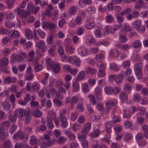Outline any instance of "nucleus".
<instances>
[{
	"label": "nucleus",
	"mask_w": 148,
	"mask_h": 148,
	"mask_svg": "<svg viewBox=\"0 0 148 148\" xmlns=\"http://www.w3.org/2000/svg\"><path fill=\"white\" fill-rule=\"evenodd\" d=\"M143 64L142 62H140L136 63L134 65V71L138 79H140L143 78L142 68Z\"/></svg>",
	"instance_id": "nucleus-1"
},
{
	"label": "nucleus",
	"mask_w": 148,
	"mask_h": 148,
	"mask_svg": "<svg viewBox=\"0 0 148 148\" xmlns=\"http://www.w3.org/2000/svg\"><path fill=\"white\" fill-rule=\"evenodd\" d=\"M49 66L50 68L52 69V71L56 73H58L60 71V66L59 63L51 62L49 64Z\"/></svg>",
	"instance_id": "nucleus-2"
},
{
	"label": "nucleus",
	"mask_w": 148,
	"mask_h": 148,
	"mask_svg": "<svg viewBox=\"0 0 148 148\" xmlns=\"http://www.w3.org/2000/svg\"><path fill=\"white\" fill-rule=\"evenodd\" d=\"M68 61L71 64H75L76 66L77 67H79L80 66V60L76 56H71L69 57Z\"/></svg>",
	"instance_id": "nucleus-3"
},
{
	"label": "nucleus",
	"mask_w": 148,
	"mask_h": 148,
	"mask_svg": "<svg viewBox=\"0 0 148 148\" xmlns=\"http://www.w3.org/2000/svg\"><path fill=\"white\" fill-rule=\"evenodd\" d=\"M16 11L17 14L20 16L21 18H26L29 15L28 13L25 11L24 10L19 8H17L15 10Z\"/></svg>",
	"instance_id": "nucleus-4"
},
{
	"label": "nucleus",
	"mask_w": 148,
	"mask_h": 148,
	"mask_svg": "<svg viewBox=\"0 0 148 148\" xmlns=\"http://www.w3.org/2000/svg\"><path fill=\"white\" fill-rule=\"evenodd\" d=\"M27 54L25 53L20 52L19 54H17L15 57V60L20 62L22 61L24 58H26Z\"/></svg>",
	"instance_id": "nucleus-5"
},
{
	"label": "nucleus",
	"mask_w": 148,
	"mask_h": 148,
	"mask_svg": "<svg viewBox=\"0 0 148 148\" xmlns=\"http://www.w3.org/2000/svg\"><path fill=\"white\" fill-rule=\"evenodd\" d=\"M128 94L124 91H122L120 93L119 97L121 101L124 103L126 102L128 99Z\"/></svg>",
	"instance_id": "nucleus-6"
},
{
	"label": "nucleus",
	"mask_w": 148,
	"mask_h": 148,
	"mask_svg": "<svg viewBox=\"0 0 148 148\" xmlns=\"http://www.w3.org/2000/svg\"><path fill=\"white\" fill-rule=\"evenodd\" d=\"M24 136V133L21 131L19 130L14 134L13 138L16 139H19L22 140L23 139Z\"/></svg>",
	"instance_id": "nucleus-7"
},
{
	"label": "nucleus",
	"mask_w": 148,
	"mask_h": 148,
	"mask_svg": "<svg viewBox=\"0 0 148 148\" xmlns=\"http://www.w3.org/2000/svg\"><path fill=\"white\" fill-rule=\"evenodd\" d=\"M116 103H114L113 101L111 100L107 101L106 103V112H108L112 106H114L115 105Z\"/></svg>",
	"instance_id": "nucleus-8"
},
{
	"label": "nucleus",
	"mask_w": 148,
	"mask_h": 148,
	"mask_svg": "<svg viewBox=\"0 0 148 148\" xmlns=\"http://www.w3.org/2000/svg\"><path fill=\"white\" fill-rule=\"evenodd\" d=\"M77 51L82 56H84L86 55L88 53V51L84 47H81L77 49Z\"/></svg>",
	"instance_id": "nucleus-9"
},
{
	"label": "nucleus",
	"mask_w": 148,
	"mask_h": 148,
	"mask_svg": "<svg viewBox=\"0 0 148 148\" xmlns=\"http://www.w3.org/2000/svg\"><path fill=\"white\" fill-rule=\"evenodd\" d=\"M32 114L36 117L39 118L41 117L42 115V113L38 108H37L33 111Z\"/></svg>",
	"instance_id": "nucleus-10"
},
{
	"label": "nucleus",
	"mask_w": 148,
	"mask_h": 148,
	"mask_svg": "<svg viewBox=\"0 0 148 148\" xmlns=\"http://www.w3.org/2000/svg\"><path fill=\"white\" fill-rule=\"evenodd\" d=\"M104 90L107 94L110 95L114 92V89L111 87L106 86L104 88Z\"/></svg>",
	"instance_id": "nucleus-11"
},
{
	"label": "nucleus",
	"mask_w": 148,
	"mask_h": 148,
	"mask_svg": "<svg viewBox=\"0 0 148 148\" xmlns=\"http://www.w3.org/2000/svg\"><path fill=\"white\" fill-rule=\"evenodd\" d=\"M106 132L108 134H110L111 132V127L112 124L111 121L108 122L106 124Z\"/></svg>",
	"instance_id": "nucleus-12"
},
{
	"label": "nucleus",
	"mask_w": 148,
	"mask_h": 148,
	"mask_svg": "<svg viewBox=\"0 0 148 148\" xmlns=\"http://www.w3.org/2000/svg\"><path fill=\"white\" fill-rule=\"evenodd\" d=\"M142 129L145 137L148 138V127L147 125H143L142 127Z\"/></svg>",
	"instance_id": "nucleus-13"
},
{
	"label": "nucleus",
	"mask_w": 148,
	"mask_h": 148,
	"mask_svg": "<svg viewBox=\"0 0 148 148\" xmlns=\"http://www.w3.org/2000/svg\"><path fill=\"white\" fill-rule=\"evenodd\" d=\"M91 128V125L90 123H85L84 125V128L82 132L84 133H86L87 131L89 130Z\"/></svg>",
	"instance_id": "nucleus-14"
},
{
	"label": "nucleus",
	"mask_w": 148,
	"mask_h": 148,
	"mask_svg": "<svg viewBox=\"0 0 148 148\" xmlns=\"http://www.w3.org/2000/svg\"><path fill=\"white\" fill-rule=\"evenodd\" d=\"M124 76L123 74L120 73L117 76H116L115 82L117 84L121 83L122 82Z\"/></svg>",
	"instance_id": "nucleus-15"
},
{
	"label": "nucleus",
	"mask_w": 148,
	"mask_h": 148,
	"mask_svg": "<svg viewBox=\"0 0 148 148\" xmlns=\"http://www.w3.org/2000/svg\"><path fill=\"white\" fill-rule=\"evenodd\" d=\"M53 119L51 117H48L47 118V126L50 129H53L54 127V126L52 123Z\"/></svg>",
	"instance_id": "nucleus-16"
},
{
	"label": "nucleus",
	"mask_w": 148,
	"mask_h": 148,
	"mask_svg": "<svg viewBox=\"0 0 148 148\" xmlns=\"http://www.w3.org/2000/svg\"><path fill=\"white\" fill-rule=\"evenodd\" d=\"M2 106L4 109L8 110L11 107V104L7 101H4L2 103Z\"/></svg>",
	"instance_id": "nucleus-17"
},
{
	"label": "nucleus",
	"mask_w": 148,
	"mask_h": 148,
	"mask_svg": "<svg viewBox=\"0 0 148 148\" xmlns=\"http://www.w3.org/2000/svg\"><path fill=\"white\" fill-rule=\"evenodd\" d=\"M110 68L111 70H113L116 71H118L120 69L119 66L114 63H112L110 64Z\"/></svg>",
	"instance_id": "nucleus-18"
},
{
	"label": "nucleus",
	"mask_w": 148,
	"mask_h": 148,
	"mask_svg": "<svg viewBox=\"0 0 148 148\" xmlns=\"http://www.w3.org/2000/svg\"><path fill=\"white\" fill-rule=\"evenodd\" d=\"M88 97L90 99V102L92 103L93 105H95L96 103V100L93 95L89 94L88 95Z\"/></svg>",
	"instance_id": "nucleus-19"
},
{
	"label": "nucleus",
	"mask_w": 148,
	"mask_h": 148,
	"mask_svg": "<svg viewBox=\"0 0 148 148\" xmlns=\"http://www.w3.org/2000/svg\"><path fill=\"white\" fill-rule=\"evenodd\" d=\"M132 44H133V47L134 48H138L142 45L141 41L139 40H136L134 41Z\"/></svg>",
	"instance_id": "nucleus-20"
},
{
	"label": "nucleus",
	"mask_w": 148,
	"mask_h": 148,
	"mask_svg": "<svg viewBox=\"0 0 148 148\" xmlns=\"http://www.w3.org/2000/svg\"><path fill=\"white\" fill-rule=\"evenodd\" d=\"M85 72L84 71H82L79 72L78 75V77L76 78V80L80 81L81 79H83L84 77Z\"/></svg>",
	"instance_id": "nucleus-21"
},
{
	"label": "nucleus",
	"mask_w": 148,
	"mask_h": 148,
	"mask_svg": "<svg viewBox=\"0 0 148 148\" xmlns=\"http://www.w3.org/2000/svg\"><path fill=\"white\" fill-rule=\"evenodd\" d=\"M25 124H27L29 123L31 119V116L29 112H27V113L25 115Z\"/></svg>",
	"instance_id": "nucleus-22"
},
{
	"label": "nucleus",
	"mask_w": 148,
	"mask_h": 148,
	"mask_svg": "<svg viewBox=\"0 0 148 148\" xmlns=\"http://www.w3.org/2000/svg\"><path fill=\"white\" fill-rule=\"evenodd\" d=\"M25 35L28 39H30L32 38V32L30 29H26Z\"/></svg>",
	"instance_id": "nucleus-23"
},
{
	"label": "nucleus",
	"mask_w": 148,
	"mask_h": 148,
	"mask_svg": "<svg viewBox=\"0 0 148 148\" xmlns=\"http://www.w3.org/2000/svg\"><path fill=\"white\" fill-rule=\"evenodd\" d=\"M55 46H52V47L49 48L47 51L48 53L52 56H53L55 55L54 51L56 50Z\"/></svg>",
	"instance_id": "nucleus-24"
},
{
	"label": "nucleus",
	"mask_w": 148,
	"mask_h": 148,
	"mask_svg": "<svg viewBox=\"0 0 148 148\" xmlns=\"http://www.w3.org/2000/svg\"><path fill=\"white\" fill-rule=\"evenodd\" d=\"M73 91V92H77L79 90V84L78 83L75 82L72 84Z\"/></svg>",
	"instance_id": "nucleus-25"
},
{
	"label": "nucleus",
	"mask_w": 148,
	"mask_h": 148,
	"mask_svg": "<svg viewBox=\"0 0 148 148\" xmlns=\"http://www.w3.org/2000/svg\"><path fill=\"white\" fill-rule=\"evenodd\" d=\"M34 8V4L33 3H29L27 5V8L28 10V14H29L30 12H33Z\"/></svg>",
	"instance_id": "nucleus-26"
},
{
	"label": "nucleus",
	"mask_w": 148,
	"mask_h": 148,
	"mask_svg": "<svg viewBox=\"0 0 148 148\" xmlns=\"http://www.w3.org/2000/svg\"><path fill=\"white\" fill-rule=\"evenodd\" d=\"M106 22L108 23H111L114 21L113 16L110 14L107 15L105 18Z\"/></svg>",
	"instance_id": "nucleus-27"
},
{
	"label": "nucleus",
	"mask_w": 148,
	"mask_h": 148,
	"mask_svg": "<svg viewBox=\"0 0 148 148\" xmlns=\"http://www.w3.org/2000/svg\"><path fill=\"white\" fill-rule=\"evenodd\" d=\"M38 140L34 136H31L29 143L30 144L33 145L37 144Z\"/></svg>",
	"instance_id": "nucleus-28"
},
{
	"label": "nucleus",
	"mask_w": 148,
	"mask_h": 148,
	"mask_svg": "<svg viewBox=\"0 0 148 148\" xmlns=\"http://www.w3.org/2000/svg\"><path fill=\"white\" fill-rule=\"evenodd\" d=\"M141 21L139 20H137L133 24L132 27L137 29L141 25Z\"/></svg>",
	"instance_id": "nucleus-29"
},
{
	"label": "nucleus",
	"mask_w": 148,
	"mask_h": 148,
	"mask_svg": "<svg viewBox=\"0 0 148 148\" xmlns=\"http://www.w3.org/2000/svg\"><path fill=\"white\" fill-rule=\"evenodd\" d=\"M17 128V126L15 123L12 124L10 127L9 130L10 133L12 134L15 132Z\"/></svg>",
	"instance_id": "nucleus-30"
},
{
	"label": "nucleus",
	"mask_w": 148,
	"mask_h": 148,
	"mask_svg": "<svg viewBox=\"0 0 148 148\" xmlns=\"http://www.w3.org/2000/svg\"><path fill=\"white\" fill-rule=\"evenodd\" d=\"M91 3V0H80L79 1V4L82 5L84 4L90 5Z\"/></svg>",
	"instance_id": "nucleus-31"
},
{
	"label": "nucleus",
	"mask_w": 148,
	"mask_h": 148,
	"mask_svg": "<svg viewBox=\"0 0 148 148\" xmlns=\"http://www.w3.org/2000/svg\"><path fill=\"white\" fill-rule=\"evenodd\" d=\"M95 23L94 22H92L90 23H88L86 24V27L87 29H90L95 27Z\"/></svg>",
	"instance_id": "nucleus-32"
},
{
	"label": "nucleus",
	"mask_w": 148,
	"mask_h": 148,
	"mask_svg": "<svg viewBox=\"0 0 148 148\" xmlns=\"http://www.w3.org/2000/svg\"><path fill=\"white\" fill-rule=\"evenodd\" d=\"M123 89L125 92H128L132 90V87L129 84H125Z\"/></svg>",
	"instance_id": "nucleus-33"
},
{
	"label": "nucleus",
	"mask_w": 148,
	"mask_h": 148,
	"mask_svg": "<svg viewBox=\"0 0 148 148\" xmlns=\"http://www.w3.org/2000/svg\"><path fill=\"white\" fill-rule=\"evenodd\" d=\"M8 136V134L4 132L0 134V140H3L7 139Z\"/></svg>",
	"instance_id": "nucleus-34"
},
{
	"label": "nucleus",
	"mask_w": 148,
	"mask_h": 148,
	"mask_svg": "<svg viewBox=\"0 0 148 148\" xmlns=\"http://www.w3.org/2000/svg\"><path fill=\"white\" fill-rule=\"evenodd\" d=\"M2 65L4 66H7L8 64L9 61L7 58H3L1 60Z\"/></svg>",
	"instance_id": "nucleus-35"
},
{
	"label": "nucleus",
	"mask_w": 148,
	"mask_h": 148,
	"mask_svg": "<svg viewBox=\"0 0 148 148\" xmlns=\"http://www.w3.org/2000/svg\"><path fill=\"white\" fill-rule=\"evenodd\" d=\"M15 1V0H11V2H10L8 0L6 1V2L7 4L6 8L8 9H10L13 6Z\"/></svg>",
	"instance_id": "nucleus-36"
},
{
	"label": "nucleus",
	"mask_w": 148,
	"mask_h": 148,
	"mask_svg": "<svg viewBox=\"0 0 148 148\" xmlns=\"http://www.w3.org/2000/svg\"><path fill=\"white\" fill-rule=\"evenodd\" d=\"M132 11V9L131 8H128L125 9L124 11L120 12V14L122 16L129 14Z\"/></svg>",
	"instance_id": "nucleus-37"
},
{
	"label": "nucleus",
	"mask_w": 148,
	"mask_h": 148,
	"mask_svg": "<svg viewBox=\"0 0 148 148\" xmlns=\"http://www.w3.org/2000/svg\"><path fill=\"white\" fill-rule=\"evenodd\" d=\"M78 100V98L77 96H75L73 97L70 100V102L71 104H75L77 102Z\"/></svg>",
	"instance_id": "nucleus-38"
},
{
	"label": "nucleus",
	"mask_w": 148,
	"mask_h": 148,
	"mask_svg": "<svg viewBox=\"0 0 148 148\" xmlns=\"http://www.w3.org/2000/svg\"><path fill=\"white\" fill-rule=\"evenodd\" d=\"M45 43L42 40H40L37 41L36 44L37 47L39 49H41L45 46Z\"/></svg>",
	"instance_id": "nucleus-39"
},
{
	"label": "nucleus",
	"mask_w": 148,
	"mask_h": 148,
	"mask_svg": "<svg viewBox=\"0 0 148 148\" xmlns=\"http://www.w3.org/2000/svg\"><path fill=\"white\" fill-rule=\"evenodd\" d=\"M11 145V142L9 140L4 141L3 145V147L5 148H10Z\"/></svg>",
	"instance_id": "nucleus-40"
},
{
	"label": "nucleus",
	"mask_w": 148,
	"mask_h": 148,
	"mask_svg": "<svg viewBox=\"0 0 148 148\" xmlns=\"http://www.w3.org/2000/svg\"><path fill=\"white\" fill-rule=\"evenodd\" d=\"M141 99V97L140 95L138 93L135 94L133 96V100L134 101H139Z\"/></svg>",
	"instance_id": "nucleus-41"
},
{
	"label": "nucleus",
	"mask_w": 148,
	"mask_h": 148,
	"mask_svg": "<svg viewBox=\"0 0 148 148\" xmlns=\"http://www.w3.org/2000/svg\"><path fill=\"white\" fill-rule=\"evenodd\" d=\"M37 32L40 37L42 38H44L46 36V34L45 32L41 29H39Z\"/></svg>",
	"instance_id": "nucleus-42"
},
{
	"label": "nucleus",
	"mask_w": 148,
	"mask_h": 148,
	"mask_svg": "<svg viewBox=\"0 0 148 148\" xmlns=\"http://www.w3.org/2000/svg\"><path fill=\"white\" fill-rule=\"evenodd\" d=\"M47 43L48 44L52 45L53 43V36L51 35L47 38L46 40Z\"/></svg>",
	"instance_id": "nucleus-43"
},
{
	"label": "nucleus",
	"mask_w": 148,
	"mask_h": 148,
	"mask_svg": "<svg viewBox=\"0 0 148 148\" xmlns=\"http://www.w3.org/2000/svg\"><path fill=\"white\" fill-rule=\"evenodd\" d=\"M27 112L26 110L23 109L19 108V112L20 113V118H21L24 116H25V115L27 113Z\"/></svg>",
	"instance_id": "nucleus-44"
},
{
	"label": "nucleus",
	"mask_w": 148,
	"mask_h": 148,
	"mask_svg": "<svg viewBox=\"0 0 148 148\" xmlns=\"http://www.w3.org/2000/svg\"><path fill=\"white\" fill-rule=\"evenodd\" d=\"M66 140V139L64 137H60L57 138L56 140V142L58 144H62L64 143Z\"/></svg>",
	"instance_id": "nucleus-45"
},
{
	"label": "nucleus",
	"mask_w": 148,
	"mask_h": 148,
	"mask_svg": "<svg viewBox=\"0 0 148 148\" xmlns=\"http://www.w3.org/2000/svg\"><path fill=\"white\" fill-rule=\"evenodd\" d=\"M66 134L68 136L69 138V139L72 141L75 139V136L72 133L69 132H66Z\"/></svg>",
	"instance_id": "nucleus-46"
},
{
	"label": "nucleus",
	"mask_w": 148,
	"mask_h": 148,
	"mask_svg": "<svg viewBox=\"0 0 148 148\" xmlns=\"http://www.w3.org/2000/svg\"><path fill=\"white\" fill-rule=\"evenodd\" d=\"M86 71L88 73L94 74L96 73L97 70L95 69H92L90 67H88Z\"/></svg>",
	"instance_id": "nucleus-47"
},
{
	"label": "nucleus",
	"mask_w": 148,
	"mask_h": 148,
	"mask_svg": "<svg viewBox=\"0 0 148 148\" xmlns=\"http://www.w3.org/2000/svg\"><path fill=\"white\" fill-rule=\"evenodd\" d=\"M11 40V39L10 37L5 36L3 38L2 42L3 44L5 45Z\"/></svg>",
	"instance_id": "nucleus-48"
},
{
	"label": "nucleus",
	"mask_w": 148,
	"mask_h": 148,
	"mask_svg": "<svg viewBox=\"0 0 148 148\" xmlns=\"http://www.w3.org/2000/svg\"><path fill=\"white\" fill-rule=\"evenodd\" d=\"M28 55L29 57V61L30 62H32L33 60V58L34 56V51H32L29 52L28 54Z\"/></svg>",
	"instance_id": "nucleus-49"
},
{
	"label": "nucleus",
	"mask_w": 148,
	"mask_h": 148,
	"mask_svg": "<svg viewBox=\"0 0 148 148\" xmlns=\"http://www.w3.org/2000/svg\"><path fill=\"white\" fill-rule=\"evenodd\" d=\"M97 75L99 77L101 78L103 77L105 75V70H99Z\"/></svg>",
	"instance_id": "nucleus-50"
},
{
	"label": "nucleus",
	"mask_w": 148,
	"mask_h": 148,
	"mask_svg": "<svg viewBox=\"0 0 148 148\" xmlns=\"http://www.w3.org/2000/svg\"><path fill=\"white\" fill-rule=\"evenodd\" d=\"M124 125L126 128H131L132 126V123L128 121H125Z\"/></svg>",
	"instance_id": "nucleus-51"
},
{
	"label": "nucleus",
	"mask_w": 148,
	"mask_h": 148,
	"mask_svg": "<svg viewBox=\"0 0 148 148\" xmlns=\"http://www.w3.org/2000/svg\"><path fill=\"white\" fill-rule=\"evenodd\" d=\"M145 119L144 118L140 117H138L137 119V122L140 125H142L144 123Z\"/></svg>",
	"instance_id": "nucleus-52"
},
{
	"label": "nucleus",
	"mask_w": 148,
	"mask_h": 148,
	"mask_svg": "<svg viewBox=\"0 0 148 148\" xmlns=\"http://www.w3.org/2000/svg\"><path fill=\"white\" fill-rule=\"evenodd\" d=\"M19 35L20 34L18 32L17 30H14L12 34H11L10 36L14 38H16L19 37Z\"/></svg>",
	"instance_id": "nucleus-53"
},
{
	"label": "nucleus",
	"mask_w": 148,
	"mask_h": 148,
	"mask_svg": "<svg viewBox=\"0 0 148 148\" xmlns=\"http://www.w3.org/2000/svg\"><path fill=\"white\" fill-rule=\"evenodd\" d=\"M97 65L98 67L99 68V70H105L106 69L105 67L103 64L101 63V61H99L98 62Z\"/></svg>",
	"instance_id": "nucleus-54"
},
{
	"label": "nucleus",
	"mask_w": 148,
	"mask_h": 148,
	"mask_svg": "<svg viewBox=\"0 0 148 148\" xmlns=\"http://www.w3.org/2000/svg\"><path fill=\"white\" fill-rule=\"evenodd\" d=\"M25 76V80H31L34 78V75L32 73L27 74Z\"/></svg>",
	"instance_id": "nucleus-55"
},
{
	"label": "nucleus",
	"mask_w": 148,
	"mask_h": 148,
	"mask_svg": "<svg viewBox=\"0 0 148 148\" xmlns=\"http://www.w3.org/2000/svg\"><path fill=\"white\" fill-rule=\"evenodd\" d=\"M78 116V113L75 112L72 113L71 116V118L73 121H74L76 119Z\"/></svg>",
	"instance_id": "nucleus-56"
},
{
	"label": "nucleus",
	"mask_w": 148,
	"mask_h": 148,
	"mask_svg": "<svg viewBox=\"0 0 148 148\" xmlns=\"http://www.w3.org/2000/svg\"><path fill=\"white\" fill-rule=\"evenodd\" d=\"M143 87V85L140 84H136L135 85V89L138 92L141 90Z\"/></svg>",
	"instance_id": "nucleus-57"
},
{
	"label": "nucleus",
	"mask_w": 148,
	"mask_h": 148,
	"mask_svg": "<svg viewBox=\"0 0 148 148\" xmlns=\"http://www.w3.org/2000/svg\"><path fill=\"white\" fill-rule=\"evenodd\" d=\"M76 23L78 25H80L82 23V20L81 16H78L76 17L75 19Z\"/></svg>",
	"instance_id": "nucleus-58"
},
{
	"label": "nucleus",
	"mask_w": 148,
	"mask_h": 148,
	"mask_svg": "<svg viewBox=\"0 0 148 148\" xmlns=\"http://www.w3.org/2000/svg\"><path fill=\"white\" fill-rule=\"evenodd\" d=\"M143 134H142L140 133H138L136 136V139L138 141H139L142 140V139L143 137Z\"/></svg>",
	"instance_id": "nucleus-59"
},
{
	"label": "nucleus",
	"mask_w": 148,
	"mask_h": 148,
	"mask_svg": "<svg viewBox=\"0 0 148 148\" xmlns=\"http://www.w3.org/2000/svg\"><path fill=\"white\" fill-rule=\"evenodd\" d=\"M56 142V140L54 138L48 140L47 141V143L49 147H50L53 144L55 143Z\"/></svg>",
	"instance_id": "nucleus-60"
},
{
	"label": "nucleus",
	"mask_w": 148,
	"mask_h": 148,
	"mask_svg": "<svg viewBox=\"0 0 148 148\" xmlns=\"http://www.w3.org/2000/svg\"><path fill=\"white\" fill-rule=\"evenodd\" d=\"M119 40L122 43H124L126 42L127 39L125 36L123 35H120L119 36Z\"/></svg>",
	"instance_id": "nucleus-61"
},
{
	"label": "nucleus",
	"mask_w": 148,
	"mask_h": 148,
	"mask_svg": "<svg viewBox=\"0 0 148 148\" xmlns=\"http://www.w3.org/2000/svg\"><path fill=\"white\" fill-rule=\"evenodd\" d=\"M48 25V27L47 29H54L56 28V25L55 23H49Z\"/></svg>",
	"instance_id": "nucleus-62"
},
{
	"label": "nucleus",
	"mask_w": 148,
	"mask_h": 148,
	"mask_svg": "<svg viewBox=\"0 0 148 148\" xmlns=\"http://www.w3.org/2000/svg\"><path fill=\"white\" fill-rule=\"evenodd\" d=\"M32 87L34 90L37 91L40 88L39 85L38 83H35L32 84Z\"/></svg>",
	"instance_id": "nucleus-63"
},
{
	"label": "nucleus",
	"mask_w": 148,
	"mask_h": 148,
	"mask_svg": "<svg viewBox=\"0 0 148 148\" xmlns=\"http://www.w3.org/2000/svg\"><path fill=\"white\" fill-rule=\"evenodd\" d=\"M91 145L92 148H97L99 145L98 144L97 142L95 140L92 141Z\"/></svg>",
	"instance_id": "nucleus-64"
}]
</instances>
